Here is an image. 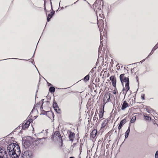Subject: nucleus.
Segmentation results:
<instances>
[{
    "label": "nucleus",
    "instance_id": "f257e3e1",
    "mask_svg": "<svg viewBox=\"0 0 158 158\" xmlns=\"http://www.w3.org/2000/svg\"><path fill=\"white\" fill-rule=\"evenodd\" d=\"M7 150L11 158H19L21 152L18 144L15 143H11L8 146Z\"/></svg>",
    "mask_w": 158,
    "mask_h": 158
},
{
    "label": "nucleus",
    "instance_id": "f03ea898",
    "mask_svg": "<svg viewBox=\"0 0 158 158\" xmlns=\"http://www.w3.org/2000/svg\"><path fill=\"white\" fill-rule=\"evenodd\" d=\"M119 78L123 86V82L126 83L125 87L127 89V90H129L130 88L129 76H127L125 74H121L119 76Z\"/></svg>",
    "mask_w": 158,
    "mask_h": 158
},
{
    "label": "nucleus",
    "instance_id": "7ed1b4c3",
    "mask_svg": "<svg viewBox=\"0 0 158 158\" xmlns=\"http://www.w3.org/2000/svg\"><path fill=\"white\" fill-rule=\"evenodd\" d=\"M50 0V1H51V0ZM51 6L52 9V11L51 12L50 14H48V15L47 16V21L48 22L50 21L51 19L52 18L54 15L55 14V11L52 9L51 1Z\"/></svg>",
    "mask_w": 158,
    "mask_h": 158
},
{
    "label": "nucleus",
    "instance_id": "20e7f679",
    "mask_svg": "<svg viewBox=\"0 0 158 158\" xmlns=\"http://www.w3.org/2000/svg\"><path fill=\"white\" fill-rule=\"evenodd\" d=\"M69 134L68 135L69 140L73 142L75 136V134L74 132H72L71 131H69Z\"/></svg>",
    "mask_w": 158,
    "mask_h": 158
},
{
    "label": "nucleus",
    "instance_id": "39448f33",
    "mask_svg": "<svg viewBox=\"0 0 158 158\" xmlns=\"http://www.w3.org/2000/svg\"><path fill=\"white\" fill-rule=\"evenodd\" d=\"M52 107L54 109V110L57 113L60 114V112L57 111V108H59V106L56 102L55 101L54 98L53 102L52 104Z\"/></svg>",
    "mask_w": 158,
    "mask_h": 158
},
{
    "label": "nucleus",
    "instance_id": "423d86ee",
    "mask_svg": "<svg viewBox=\"0 0 158 158\" xmlns=\"http://www.w3.org/2000/svg\"><path fill=\"white\" fill-rule=\"evenodd\" d=\"M53 135H52V138H54L58 137L59 139L61 138V136L60 132L58 131H56L55 132L53 133Z\"/></svg>",
    "mask_w": 158,
    "mask_h": 158
},
{
    "label": "nucleus",
    "instance_id": "0eeeda50",
    "mask_svg": "<svg viewBox=\"0 0 158 158\" xmlns=\"http://www.w3.org/2000/svg\"><path fill=\"white\" fill-rule=\"evenodd\" d=\"M129 105L127 102L126 101H124L123 102V103L121 107V110H124L127 107L129 106Z\"/></svg>",
    "mask_w": 158,
    "mask_h": 158
},
{
    "label": "nucleus",
    "instance_id": "6e6552de",
    "mask_svg": "<svg viewBox=\"0 0 158 158\" xmlns=\"http://www.w3.org/2000/svg\"><path fill=\"white\" fill-rule=\"evenodd\" d=\"M44 140V139L43 138H40V139H37L35 141V143L34 144L35 146L38 145V144L40 143L41 144L43 143V142H41V140Z\"/></svg>",
    "mask_w": 158,
    "mask_h": 158
},
{
    "label": "nucleus",
    "instance_id": "1a4fd4ad",
    "mask_svg": "<svg viewBox=\"0 0 158 158\" xmlns=\"http://www.w3.org/2000/svg\"><path fill=\"white\" fill-rule=\"evenodd\" d=\"M97 131L96 129H94L93 130L91 133V137L93 138H94L96 136L97 134Z\"/></svg>",
    "mask_w": 158,
    "mask_h": 158
},
{
    "label": "nucleus",
    "instance_id": "9d476101",
    "mask_svg": "<svg viewBox=\"0 0 158 158\" xmlns=\"http://www.w3.org/2000/svg\"><path fill=\"white\" fill-rule=\"evenodd\" d=\"M104 106L103 105V108L99 112V118H101L103 117L104 113Z\"/></svg>",
    "mask_w": 158,
    "mask_h": 158
},
{
    "label": "nucleus",
    "instance_id": "9b49d317",
    "mask_svg": "<svg viewBox=\"0 0 158 158\" xmlns=\"http://www.w3.org/2000/svg\"><path fill=\"white\" fill-rule=\"evenodd\" d=\"M23 156H26V157L30 158L32 156V154L31 152L26 151L24 152V153Z\"/></svg>",
    "mask_w": 158,
    "mask_h": 158
},
{
    "label": "nucleus",
    "instance_id": "f8f14e48",
    "mask_svg": "<svg viewBox=\"0 0 158 158\" xmlns=\"http://www.w3.org/2000/svg\"><path fill=\"white\" fill-rule=\"evenodd\" d=\"M108 120L107 119H105L103 121L102 123L101 124V129H102L104 128L106 126V124L108 123Z\"/></svg>",
    "mask_w": 158,
    "mask_h": 158
},
{
    "label": "nucleus",
    "instance_id": "ddd939ff",
    "mask_svg": "<svg viewBox=\"0 0 158 158\" xmlns=\"http://www.w3.org/2000/svg\"><path fill=\"white\" fill-rule=\"evenodd\" d=\"M29 126L28 124V122H26L24 125H22V129L23 130H25V129L27 128Z\"/></svg>",
    "mask_w": 158,
    "mask_h": 158
},
{
    "label": "nucleus",
    "instance_id": "4468645a",
    "mask_svg": "<svg viewBox=\"0 0 158 158\" xmlns=\"http://www.w3.org/2000/svg\"><path fill=\"white\" fill-rule=\"evenodd\" d=\"M130 131V127L129 126L128 128L125 133V139H126L128 138V136L129 135Z\"/></svg>",
    "mask_w": 158,
    "mask_h": 158
},
{
    "label": "nucleus",
    "instance_id": "2eb2a0df",
    "mask_svg": "<svg viewBox=\"0 0 158 158\" xmlns=\"http://www.w3.org/2000/svg\"><path fill=\"white\" fill-rule=\"evenodd\" d=\"M110 80L111 81L112 83L116 82V78L114 76H110Z\"/></svg>",
    "mask_w": 158,
    "mask_h": 158
},
{
    "label": "nucleus",
    "instance_id": "dca6fc26",
    "mask_svg": "<svg viewBox=\"0 0 158 158\" xmlns=\"http://www.w3.org/2000/svg\"><path fill=\"white\" fill-rule=\"evenodd\" d=\"M98 4H97V3L96 1L93 4V6H93L94 7L95 6L94 10L95 11V9H96V11L97 12V9H98V10H101V8L100 9L99 7H98Z\"/></svg>",
    "mask_w": 158,
    "mask_h": 158
},
{
    "label": "nucleus",
    "instance_id": "f3484780",
    "mask_svg": "<svg viewBox=\"0 0 158 158\" xmlns=\"http://www.w3.org/2000/svg\"><path fill=\"white\" fill-rule=\"evenodd\" d=\"M126 118H124V119H123V120H121L119 124V125L123 127V125L126 123Z\"/></svg>",
    "mask_w": 158,
    "mask_h": 158
},
{
    "label": "nucleus",
    "instance_id": "a211bd4d",
    "mask_svg": "<svg viewBox=\"0 0 158 158\" xmlns=\"http://www.w3.org/2000/svg\"><path fill=\"white\" fill-rule=\"evenodd\" d=\"M55 91V87L53 86H51L49 88V92H50L51 93H54Z\"/></svg>",
    "mask_w": 158,
    "mask_h": 158
},
{
    "label": "nucleus",
    "instance_id": "6ab92c4d",
    "mask_svg": "<svg viewBox=\"0 0 158 158\" xmlns=\"http://www.w3.org/2000/svg\"><path fill=\"white\" fill-rule=\"evenodd\" d=\"M30 143L28 141H26L24 142L23 145L25 148L28 147L30 145Z\"/></svg>",
    "mask_w": 158,
    "mask_h": 158
},
{
    "label": "nucleus",
    "instance_id": "aec40b11",
    "mask_svg": "<svg viewBox=\"0 0 158 158\" xmlns=\"http://www.w3.org/2000/svg\"><path fill=\"white\" fill-rule=\"evenodd\" d=\"M89 79V74H88L85 76L83 78L84 81L87 82Z\"/></svg>",
    "mask_w": 158,
    "mask_h": 158
},
{
    "label": "nucleus",
    "instance_id": "412c9836",
    "mask_svg": "<svg viewBox=\"0 0 158 158\" xmlns=\"http://www.w3.org/2000/svg\"><path fill=\"white\" fill-rule=\"evenodd\" d=\"M136 119V117L135 116H133L132 117V118L130 120V122L131 123H133L134 122Z\"/></svg>",
    "mask_w": 158,
    "mask_h": 158
},
{
    "label": "nucleus",
    "instance_id": "4be33fe9",
    "mask_svg": "<svg viewBox=\"0 0 158 158\" xmlns=\"http://www.w3.org/2000/svg\"><path fill=\"white\" fill-rule=\"evenodd\" d=\"M29 118L27 120V122H28V124L29 125L30 123L32 122L33 120L31 118L32 117V116H30V115H29Z\"/></svg>",
    "mask_w": 158,
    "mask_h": 158
},
{
    "label": "nucleus",
    "instance_id": "5701e85b",
    "mask_svg": "<svg viewBox=\"0 0 158 158\" xmlns=\"http://www.w3.org/2000/svg\"><path fill=\"white\" fill-rule=\"evenodd\" d=\"M110 93H109V94H106L105 95V97H108V98H107V101H108L109 100L110 98Z\"/></svg>",
    "mask_w": 158,
    "mask_h": 158
},
{
    "label": "nucleus",
    "instance_id": "b1692460",
    "mask_svg": "<svg viewBox=\"0 0 158 158\" xmlns=\"http://www.w3.org/2000/svg\"><path fill=\"white\" fill-rule=\"evenodd\" d=\"M149 118H150V119H151V118L149 116L145 115L144 116V118L146 120H148Z\"/></svg>",
    "mask_w": 158,
    "mask_h": 158
},
{
    "label": "nucleus",
    "instance_id": "393cba45",
    "mask_svg": "<svg viewBox=\"0 0 158 158\" xmlns=\"http://www.w3.org/2000/svg\"><path fill=\"white\" fill-rule=\"evenodd\" d=\"M158 48V43L154 46L153 48V50H155L156 49Z\"/></svg>",
    "mask_w": 158,
    "mask_h": 158
},
{
    "label": "nucleus",
    "instance_id": "a878e982",
    "mask_svg": "<svg viewBox=\"0 0 158 158\" xmlns=\"http://www.w3.org/2000/svg\"><path fill=\"white\" fill-rule=\"evenodd\" d=\"M95 68H93L90 71L89 73V74L91 75V74L94 72V69Z\"/></svg>",
    "mask_w": 158,
    "mask_h": 158
},
{
    "label": "nucleus",
    "instance_id": "bb28decb",
    "mask_svg": "<svg viewBox=\"0 0 158 158\" xmlns=\"http://www.w3.org/2000/svg\"><path fill=\"white\" fill-rule=\"evenodd\" d=\"M42 112H43V113H42V114H43V115H45V114H47V113L48 112H49V111H46L44 110H43Z\"/></svg>",
    "mask_w": 158,
    "mask_h": 158
},
{
    "label": "nucleus",
    "instance_id": "cd10ccee",
    "mask_svg": "<svg viewBox=\"0 0 158 158\" xmlns=\"http://www.w3.org/2000/svg\"><path fill=\"white\" fill-rule=\"evenodd\" d=\"M1 150H2V149L0 150V154H2L1 155H0V158H3L4 157V156L3 155V156L2 155V154L3 152H2V151Z\"/></svg>",
    "mask_w": 158,
    "mask_h": 158
},
{
    "label": "nucleus",
    "instance_id": "c85d7f7f",
    "mask_svg": "<svg viewBox=\"0 0 158 158\" xmlns=\"http://www.w3.org/2000/svg\"><path fill=\"white\" fill-rule=\"evenodd\" d=\"M154 50H153V49H152V50L151 51V52H150V53H149V55H148V56L146 58V59L149 56L152 55L153 53L154 52Z\"/></svg>",
    "mask_w": 158,
    "mask_h": 158
},
{
    "label": "nucleus",
    "instance_id": "c756f323",
    "mask_svg": "<svg viewBox=\"0 0 158 158\" xmlns=\"http://www.w3.org/2000/svg\"><path fill=\"white\" fill-rule=\"evenodd\" d=\"M127 90V89H126V88L125 87H123V94H125V91H126Z\"/></svg>",
    "mask_w": 158,
    "mask_h": 158
},
{
    "label": "nucleus",
    "instance_id": "7c9ffc66",
    "mask_svg": "<svg viewBox=\"0 0 158 158\" xmlns=\"http://www.w3.org/2000/svg\"><path fill=\"white\" fill-rule=\"evenodd\" d=\"M101 43H100V46L98 48V51L99 52H100V51H101V49H102V46H101Z\"/></svg>",
    "mask_w": 158,
    "mask_h": 158
},
{
    "label": "nucleus",
    "instance_id": "2f4dec72",
    "mask_svg": "<svg viewBox=\"0 0 158 158\" xmlns=\"http://www.w3.org/2000/svg\"><path fill=\"white\" fill-rule=\"evenodd\" d=\"M155 156V158H158V150L156 152Z\"/></svg>",
    "mask_w": 158,
    "mask_h": 158
},
{
    "label": "nucleus",
    "instance_id": "473e14b6",
    "mask_svg": "<svg viewBox=\"0 0 158 158\" xmlns=\"http://www.w3.org/2000/svg\"><path fill=\"white\" fill-rule=\"evenodd\" d=\"M18 59V58H8V59H4V60H0V61H2V60H8V59Z\"/></svg>",
    "mask_w": 158,
    "mask_h": 158
},
{
    "label": "nucleus",
    "instance_id": "72a5a7b5",
    "mask_svg": "<svg viewBox=\"0 0 158 158\" xmlns=\"http://www.w3.org/2000/svg\"><path fill=\"white\" fill-rule=\"evenodd\" d=\"M96 120H97L96 121H97L98 118L94 116V117H93V120L94 121Z\"/></svg>",
    "mask_w": 158,
    "mask_h": 158
},
{
    "label": "nucleus",
    "instance_id": "f704fd0d",
    "mask_svg": "<svg viewBox=\"0 0 158 158\" xmlns=\"http://www.w3.org/2000/svg\"><path fill=\"white\" fill-rule=\"evenodd\" d=\"M141 97L142 99L143 100H144L145 99V94H143L142 95H141Z\"/></svg>",
    "mask_w": 158,
    "mask_h": 158
},
{
    "label": "nucleus",
    "instance_id": "c9c22d12",
    "mask_svg": "<svg viewBox=\"0 0 158 158\" xmlns=\"http://www.w3.org/2000/svg\"><path fill=\"white\" fill-rule=\"evenodd\" d=\"M136 80L137 81L138 83V85H139V79H138V76H136Z\"/></svg>",
    "mask_w": 158,
    "mask_h": 158
},
{
    "label": "nucleus",
    "instance_id": "e433bc0d",
    "mask_svg": "<svg viewBox=\"0 0 158 158\" xmlns=\"http://www.w3.org/2000/svg\"><path fill=\"white\" fill-rule=\"evenodd\" d=\"M112 85H113V86L115 88L116 87V83H112Z\"/></svg>",
    "mask_w": 158,
    "mask_h": 158
},
{
    "label": "nucleus",
    "instance_id": "4c0bfd02",
    "mask_svg": "<svg viewBox=\"0 0 158 158\" xmlns=\"http://www.w3.org/2000/svg\"><path fill=\"white\" fill-rule=\"evenodd\" d=\"M122 127L119 125H118V129L119 130V131L120 130V129H121V128H122Z\"/></svg>",
    "mask_w": 158,
    "mask_h": 158
},
{
    "label": "nucleus",
    "instance_id": "58836bf2",
    "mask_svg": "<svg viewBox=\"0 0 158 158\" xmlns=\"http://www.w3.org/2000/svg\"><path fill=\"white\" fill-rule=\"evenodd\" d=\"M148 108H149L148 107L146 109V110L148 113H150V111L149 110Z\"/></svg>",
    "mask_w": 158,
    "mask_h": 158
},
{
    "label": "nucleus",
    "instance_id": "ea45409f",
    "mask_svg": "<svg viewBox=\"0 0 158 158\" xmlns=\"http://www.w3.org/2000/svg\"><path fill=\"white\" fill-rule=\"evenodd\" d=\"M117 90H114L113 91V93L114 94H116L117 93Z\"/></svg>",
    "mask_w": 158,
    "mask_h": 158
},
{
    "label": "nucleus",
    "instance_id": "a19ab883",
    "mask_svg": "<svg viewBox=\"0 0 158 158\" xmlns=\"http://www.w3.org/2000/svg\"><path fill=\"white\" fill-rule=\"evenodd\" d=\"M38 44V43H37V45ZM36 46H37V45H36ZM36 48H37V47H36V48L35 49V51H34V54H33V56H32V57H34V55H35V50H36Z\"/></svg>",
    "mask_w": 158,
    "mask_h": 158
},
{
    "label": "nucleus",
    "instance_id": "79ce46f5",
    "mask_svg": "<svg viewBox=\"0 0 158 158\" xmlns=\"http://www.w3.org/2000/svg\"><path fill=\"white\" fill-rule=\"evenodd\" d=\"M40 110L41 111H43V105H42L40 107Z\"/></svg>",
    "mask_w": 158,
    "mask_h": 158
},
{
    "label": "nucleus",
    "instance_id": "37998d69",
    "mask_svg": "<svg viewBox=\"0 0 158 158\" xmlns=\"http://www.w3.org/2000/svg\"><path fill=\"white\" fill-rule=\"evenodd\" d=\"M44 100V99H42L41 100V101H40V102H42V105H43L44 103V102H43Z\"/></svg>",
    "mask_w": 158,
    "mask_h": 158
},
{
    "label": "nucleus",
    "instance_id": "c03bdc74",
    "mask_svg": "<svg viewBox=\"0 0 158 158\" xmlns=\"http://www.w3.org/2000/svg\"><path fill=\"white\" fill-rule=\"evenodd\" d=\"M21 158H28V157H26V156H21Z\"/></svg>",
    "mask_w": 158,
    "mask_h": 158
},
{
    "label": "nucleus",
    "instance_id": "a18cd8bd",
    "mask_svg": "<svg viewBox=\"0 0 158 158\" xmlns=\"http://www.w3.org/2000/svg\"><path fill=\"white\" fill-rule=\"evenodd\" d=\"M128 91V90H127V89L126 91H125V94H125V96H126V95Z\"/></svg>",
    "mask_w": 158,
    "mask_h": 158
},
{
    "label": "nucleus",
    "instance_id": "49530a36",
    "mask_svg": "<svg viewBox=\"0 0 158 158\" xmlns=\"http://www.w3.org/2000/svg\"><path fill=\"white\" fill-rule=\"evenodd\" d=\"M46 2L45 0L44 1V7H46L45 5H46Z\"/></svg>",
    "mask_w": 158,
    "mask_h": 158
},
{
    "label": "nucleus",
    "instance_id": "de8ad7c7",
    "mask_svg": "<svg viewBox=\"0 0 158 158\" xmlns=\"http://www.w3.org/2000/svg\"><path fill=\"white\" fill-rule=\"evenodd\" d=\"M47 84H48V86L52 85L51 83H49L47 82Z\"/></svg>",
    "mask_w": 158,
    "mask_h": 158
},
{
    "label": "nucleus",
    "instance_id": "09e8293b",
    "mask_svg": "<svg viewBox=\"0 0 158 158\" xmlns=\"http://www.w3.org/2000/svg\"><path fill=\"white\" fill-rule=\"evenodd\" d=\"M97 111V110H96V113H95V114L94 115V116H95V117H97V115L96 114V112Z\"/></svg>",
    "mask_w": 158,
    "mask_h": 158
},
{
    "label": "nucleus",
    "instance_id": "8fccbe9b",
    "mask_svg": "<svg viewBox=\"0 0 158 158\" xmlns=\"http://www.w3.org/2000/svg\"><path fill=\"white\" fill-rule=\"evenodd\" d=\"M4 153L5 154H7V152H6V151H4Z\"/></svg>",
    "mask_w": 158,
    "mask_h": 158
},
{
    "label": "nucleus",
    "instance_id": "3c124183",
    "mask_svg": "<svg viewBox=\"0 0 158 158\" xmlns=\"http://www.w3.org/2000/svg\"><path fill=\"white\" fill-rule=\"evenodd\" d=\"M58 110H57V111L58 112H59V111H60V109L59 108H59H58Z\"/></svg>",
    "mask_w": 158,
    "mask_h": 158
},
{
    "label": "nucleus",
    "instance_id": "603ef678",
    "mask_svg": "<svg viewBox=\"0 0 158 158\" xmlns=\"http://www.w3.org/2000/svg\"><path fill=\"white\" fill-rule=\"evenodd\" d=\"M37 116H34V117L35 118L34 119H36L37 118Z\"/></svg>",
    "mask_w": 158,
    "mask_h": 158
},
{
    "label": "nucleus",
    "instance_id": "864d4df0",
    "mask_svg": "<svg viewBox=\"0 0 158 158\" xmlns=\"http://www.w3.org/2000/svg\"><path fill=\"white\" fill-rule=\"evenodd\" d=\"M44 10H45V11H46V7H44Z\"/></svg>",
    "mask_w": 158,
    "mask_h": 158
},
{
    "label": "nucleus",
    "instance_id": "5fc2aeb1",
    "mask_svg": "<svg viewBox=\"0 0 158 158\" xmlns=\"http://www.w3.org/2000/svg\"><path fill=\"white\" fill-rule=\"evenodd\" d=\"M52 116H53V118H54V114L53 113H52Z\"/></svg>",
    "mask_w": 158,
    "mask_h": 158
},
{
    "label": "nucleus",
    "instance_id": "6e6d98bb",
    "mask_svg": "<svg viewBox=\"0 0 158 158\" xmlns=\"http://www.w3.org/2000/svg\"><path fill=\"white\" fill-rule=\"evenodd\" d=\"M146 59V58L145 59H143V60H142V62H143V61H145V59Z\"/></svg>",
    "mask_w": 158,
    "mask_h": 158
},
{
    "label": "nucleus",
    "instance_id": "4d7b16f0",
    "mask_svg": "<svg viewBox=\"0 0 158 158\" xmlns=\"http://www.w3.org/2000/svg\"><path fill=\"white\" fill-rule=\"evenodd\" d=\"M108 97H105V96H104V98H108Z\"/></svg>",
    "mask_w": 158,
    "mask_h": 158
},
{
    "label": "nucleus",
    "instance_id": "13d9d810",
    "mask_svg": "<svg viewBox=\"0 0 158 158\" xmlns=\"http://www.w3.org/2000/svg\"><path fill=\"white\" fill-rule=\"evenodd\" d=\"M64 9V7H61V9Z\"/></svg>",
    "mask_w": 158,
    "mask_h": 158
},
{
    "label": "nucleus",
    "instance_id": "bf43d9fd",
    "mask_svg": "<svg viewBox=\"0 0 158 158\" xmlns=\"http://www.w3.org/2000/svg\"><path fill=\"white\" fill-rule=\"evenodd\" d=\"M31 62L33 64L34 60H33L32 62Z\"/></svg>",
    "mask_w": 158,
    "mask_h": 158
},
{
    "label": "nucleus",
    "instance_id": "052dcab7",
    "mask_svg": "<svg viewBox=\"0 0 158 158\" xmlns=\"http://www.w3.org/2000/svg\"><path fill=\"white\" fill-rule=\"evenodd\" d=\"M35 68H36L37 70L38 71V69H37V68L36 67V66H35Z\"/></svg>",
    "mask_w": 158,
    "mask_h": 158
},
{
    "label": "nucleus",
    "instance_id": "680f3d73",
    "mask_svg": "<svg viewBox=\"0 0 158 158\" xmlns=\"http://www.w3.org/2000/svg\"><path fill=\"white\" fill-rule=\"evenodd\" d=\"M33 110V109L31 111V112L30 114H31V113H32Z\"/></svg>",
    "mask_w": 158,
    "mask_h": 158
},
{
    "label": "nucleus",
    "instance_id": "e2e57ef3",
    "mask_svg": "<svg viewBox=\"0 0 158 158\" xmlns=\"http://www.w3.org/2000/svg\"><path fill=\"white\" fill-rule=\"evenodd\" d=\"M78 1H79V0H78L77 2H75L74 3V4H75V3H76V2H77Z\"/></svg>",
    "mask_w": 158,
    "mask_h": 158
},
{
    "label": "nucleus",
    "instance_id": "0e129e2a",
    "mask_svg": "<svg viewBox=\"0 0 158 158\" xmlns=\"http://www.w3.org/2000/svg\"><path fill=\"white\" fill-rule=\"evenodd\" d=\"M39 103H37V104H36V105H39Z\"/></svg>",
    "mask_w": 158,
    "mask_h": 158
},
{
    "label": "nucleus",
    "instance_id": "69168bd1",
    "mask_svg": "<svg viewBox=\"0 0 158 158\" xmlns=\"http://www.w3.org/2000/svg\"><path fill=\"white\" fill-rule=\"evenodd\" d=\"M101 43V46H102V43L101 42V43Z\"/></svg>",
    "mask_w": 158,
    "mask_h": 158
},
{
    "label": "nucleus",
    "instance_id": "338daca9",
    "mask_svg": "<svg viewBox=\"0 0 158 158\" xmlns=\"http://www.w3.org/2000/svg\"><path fill=\"white\" fill-rule=\"evenodd\" d=\"M100 118H99V119H98V121H101V120H100Z\"/></svg>",
    "mask_w": 158,
    "mask_h": 158
},
{
    "label": "nucleus",
    "instance_id": "774afa93",
    "mask_svg": "<svg viewBox=\"0 0 158 158\" xmlns=\"http://www.w3.org/2000/svg\"><path fill=\"white\" fill-rule=\"evenodd\" d=\"M79 158H81V156H79Z\"/></svg>",
    "mask_w": 158,
    "mask_h": 158
}]
</instances>
